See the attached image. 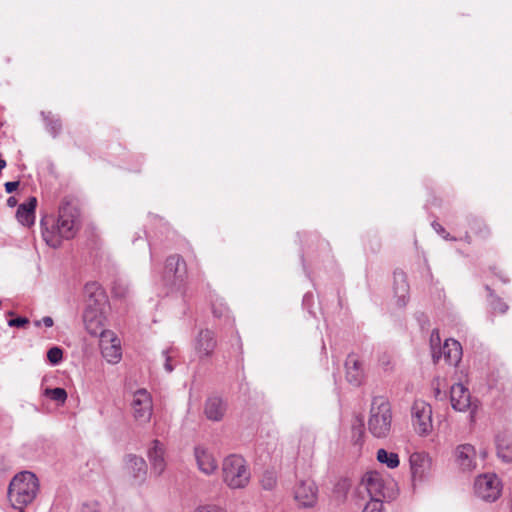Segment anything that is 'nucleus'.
Instances as JSON below:
<instances>
[{"instance_id":"obj_1","label":"nucleus","mask_w":512,"mask_h":512,"mask_svg":"<svg viewBox=\"0 0 512 512\" xmlns=\"http://www.w3.org/2000/svg\"><path fill=\"white\" fill-rule=\"evenodd\" d=\"M78 211L70 204H64L59 208L58 217L44 216L40 221L41 233L45 243L58 248L63 240L72 239L78 229Z\"/></svg>"},{"instance_id":"obj_2","label":"nucleus","mask_w":512,"mask_h":512,"mask_svg":"<svg viewBox=\"0 0 512 512\" xmlns=\"http://www.w3.org/2000/svg\"><path fill=\"white\" fill-rule=\"evenodd\" d=\"M38 491L39 482L35 474L23 471L13 477L7 494L12 507L24 512V507L35 500Z\"/></svg>"},{"instance_id":"obj_3","label":"nucleus","mask_w":512,"mask_h":512,"mask_svg":"<svg viewBox=\"0 0 512 512\" xmlns=\"http://www.w3.org/2000/svg\"><path fill=\"white\" fill-rule=\"evenodd\" d=\"M392 411L390 403L381 396L374 397L370 409L368 429L376 438H385L391 430Z\"/></svg>"},{"instance_id":"obj_4","label":"nucleus","mask_w":512,"mask_h":512,"mask_svg":"<svg viewBox=\"0 0 512 512\" xmlns=\"http://www.w3.org/2000/svg\"><path fill=\"white\" fill-rule=\"evenodd\" d=\"M223 481L231 489L245 488L250 481V471L245 459L236 454L227 456L222 464Z\"/></svg>"},{"instance_id":"obj_5","label":"nucleus","mask_w":512,"mask_h":512,"mask_svg":"<svg viewBox=\"0 0 512 512\" xmlns=\"http://www.w3.org/2000/svg\"><path fill=\"white\" fill-rule=\"evenodd\" d=\"M362 484L370 496V501L377 500L383 504L385 501L394 499L396 495V484L392 480H385L377 471L367 472L363 476Z\"/></svg>"},{"instance_id":"obj_6","label":"nucleus","mask_w":512,"mask_h":512,"mask_svg":"<svg viewBox=\"0 0 512 512\" xmlns=\"http://www.w3.org/2000/svg\"><path fill=\"white\" fill-rule=\"evenodd\" d=\"M430 345L433 361L436 363L441 358L451 366H457L462 358L461 344L455 339H446L443 346H440V335L438 330H433L430 337Z\"/></svg>"},{"instance_id":"obj_7","label":"nucleus","mask_w":512,"mask_h":512,"mask_svg":"<svg viewBox=\"0 0 512 512\" xmlns=\"http://www.w3.org/2000/svg\"><path fill=\"white\" fill-rule=\"evenodd\" d=\"M474 489L479 498L493 502L501 494V481L496 474H483L476 478Z\"/></svg>"},{"instance_id":"obj_8","label":"nucleus","mask_w":512,"mask_h":512,"mask_svg":"<svg viewBox=\"0 0 512 512\" xmlns=\"http://www.w3.org/2000/svg\"><path fill=\"white\" fill-rule=\"evenodd\" d=\"M131 406L133 417L140 425H145L150 422L153 413V404L151 395L147 390H137L133 394Z\"/></svg>"},{"instance_id":"obj_9","label":"nucleus","mask_w":512,"mask_h":512,"mask_svg":"<svg viewBox=\"0 0 512 512\" xmlns=\"http://www.w3.org/2000/svg\"><path fill=\"white\" fill-rule=\"evenodd\" d=\"M293 496L299 507L313 508L318 501V487L313 480H300L293 488Z\"/></svg>"},{"instance_id":"obj_10","label":"nucleus","mask_w":512,"mask_h":512,"mask_svg":"<svg viewBox=\"0 0 512 512\" xmlns=\"http://www.w3.org/2000/svg\"><path fill=\"white\" fill-rule=\"evenodd\" d=\"M412 424L415 431L427 435L432 430V408L424 401H416L412 406Z\"/></svg>"},{"instance_id":"obj_11","label":"nucleus","mask_w":512,"mask_h":512,"mask_svg":"<svg viewBox=\"0 0 512 512\" xmlns=\"http://www.w3.org/2000/svg\"><path fill=\"white\" fill-rule=\"evenodd\" d=\"M186 276V263L179 255H171L166 259L164 280L167 285L179 286Z\"/></svg>"},{"instance_id":"obj_12","label":"nucleus","mask_w":512,"mask_h":512,"mask_svg":"<svg viewBox=\"0 0 512 512\" xmlns=\"http://www.w3.org/2000/svg\"><path fill=\"white\" fill-rule=\"evenodd\" d=\"M217 347L215 333L210 329H202L195 338L194 349L200 359L211 357Z\"/></svg>"},{"instance_id":"obj_13","label":"nucleus","mask_w":512,"mask_h":512,"mask_svg":"<svg viewBox=\"0 0 512 512\" xmlns=\"http://www.w3.org/2000/svg\"><path fill=\"white\" fill-rule=\"evenodd\" d=\"M147 457L151 466V474L156 477L161 476L166 469L164 444L157 439L153 440L148 449Z\"/></svg>"},{"instance_id":"obj_14","label":"nucleus","mask_w":512,"mask_h":512,"mask_svg":"<svg viewBox=\"0 0 512 512\" xmlns=\"http://www.w3.org/2000/svg\"><path fill=\"white\" fill-rule=\"evenodd\" d=\"M100 348L102 356L109 363H118L121 359L122 352L120 340L112 333H106L100 339Z\"/></svg>"},{"instance_id":"obj_15","label":"nucleus","mask_w":512,"mask_h":512,"mask_svg":"<svg viewBox=\"0 0 512 512\" xmlns=\"http://www.w3.org/2000/svg\"><path fill=\"white\" fill-rule=\"evenodd\" d=\"M409 462L413 480H424L430 470L432 463L429 455L424 452H414L410 455Z\"/></svg>"},{"instance_id":"obj_16","label":"nucleus","mask_w":512,"mask_h":512,"mask_svg":"<svg viewBox=\"0 0 512 512\" xmlns=\"http://www.w3.org/2000/svg\"><path fill=\"white\" fill-rule=\"evenodd\" d=\"M451 406L454 410L465 412L471 407L469 390L461 383L452 385L450 390Z\"/></svg>"},{"instance_id":"obj_17","label":"nucleus","mask_w":512,"mask_h":512,"mask_svg":"<svg viewBox=\"0 0 512 512\" xmlns=\"http://www.w3.org/2000/svg\"><path fill=\"white\" fill-rule=\"evenodd\" d=\"M83 321L87 332L92 336H99L101 339L104 334L112 333L104 329L102 315L91 307L84 311Z\"/></svg>"},{"instance_id":"obj_18","label":"nucleus","mask_w":512,"mask_h":512,"mask_svg":"<svg viewBox=\"0 0 512 512\" xmlns=\"http://www.w3.org/2000/svg\"><path fill=\"white\" fill-rule=\"evenodd\" d=\"M194 456L199 470L206 474L212 475L218 469V463L213 454L204 446L198 445L194 448Z\"/></svg>"},{"instance_id":"obj_19","label":"nucleus","mask_w":512,"mask_h":512,"mask_svg":"<svg viewBox=\"0 0 512 512\" xmlns=\"http://www.w3.org/2000/svg\"><path fill=\"white\" fill-rule=\"evenodd\" d=\"M126 468L137 484H142L147 476V464L144 458L135 454H128L125 457Z\"/></svg>"},{"instance_id":"obj_20","label":"nucleus","mask_w":512,"mask_h":512,"mask_svg":"<svg viewBox=\"0 0 512 512\" xmlns=\"http://www.w3.org/2000/svg\"><path fill=\"white\" fill-rule=\"evenodd\" d=\"M456 462L462 471H472L476 468V450L470 444H462L455 451Z\"/></svg>"},{"instance_id":"obj_21","label":"nucleus","mask_w":512,"mask_h":512,"mask_svg":"<svg viewBox=\"0 0 512 512\" xmlns=\"http://www.w3.org/2000/svg\"><path fill=\"white\" fill-rule=\"evenodd\" d=\"M345 368L347 381L354 386H359L363 381L364 371L356 355H348Z\"/></svg>"},{"instance_id":"obj_22","label":"nucleus","mask_w":512,"mask_h":512,"mask_svg":"<svg viewBox=\"0 0 512 512\" xmlns=\"http://www.w3.org/2000/svg\"><path fill=\"white\" fill-rule=\"evenodd\" d=\"M226 412V403L222 398L213 396L209 397L204 406V414L211 421H221Z\"/></svg>"},{"instance_id":"obj_23","label":"nucleus","mask_w":512,"mask_h":512,"mask_svg":"<svg viewBox=\"0 0 512 512\" xmlns=\"http://www.w3.org/2000/svg\"><path fill=\"white\" fill-rule=\"evenodd\" d=\"M37 206V199L30 197L26 202L18 206L16 217L19 223L24 226H31L35 221V209Z\"/></svg>"},{"instance_id":"obj_24","label":"nucleus","mask_w":512,"mask_h":512,"mask_svg":"<svg viewBox=\"0 0 512 512\" xmlns=\"http://www.w3.org/2000/svg\"><path fill=\"white\" fill-rule=\"evenodd\" d=\"M409 285L406 275L402 271L394 272V294L397 298V305L404 307L408 301Z\"/></svg>"},{"instance_id":"obj_25","label":"nucleus","mask_w":512,"mask_h":512,"mask_svg":"<svg viewBox=\"0 0 512 512\" xmlns=\"http://www.w3.org/2000/svg\"><path fill=\"white\" fill-rule=\"evenodd\" d=\"M496 448L498 457L506 462H512V438L507 437L505 434H498L496 436Z\"/></svg>"},{"instance_id":"obj_26","label":"nucleus","mask_w":512,"mask_h":512,"mask_svg":"<svg viewBox=\"0 0 512 512\" xmlns=\"http://www.w3.org/2000/svg\"><path fill=\"white\" fill-rule=\"evenodd\" d=\"M377 460L385 464L388 468L394 469L399 465V456L397 453L389 452L383 448L377 451Z\"/></svg>"},{"instance_id":"obj_27","label":"nucleus","mask_w":512,"mask_h":512,"mask_svg":"<svg viewBox=\"0 0 512 512\" xmlns=\"http://www.w3.org/2000/svg\"><path fill=\"white\" fill-rule=\"evenodd\" d=\"M41 115L43 116V119L46 124L47 131L53 136L56 137L62 129L61 121L58 117H55L52 115L51 112H42Z\"/></svg>"},{"instance_id":"obj_28","label":"nucleus","mask_w":512,"mask_h":512,"mask_svg":"<svg viewBox=\"0 0 512 512\" xmlns=\"http://www.w3.org/2000/svg\"><path fill=\"white\" fill-rule=\"evenodd\" d=\"M84 293L95 303H99L104 298V292L97 282L87 283L84 287Z\"/></svg>"},{"instance_id":"obj_29","label":"nucleus","mask_w":512,"mask_h":512,"mask_svg":"<svg viewBox=\"0 0 512 512\" xmlns=\"http://www.w3.org/2000/svg\"><path fill=\"white\" fill-rule=\"evenodd\" d=\"M486 290L489 292V305L494 312L504 314L508 310V305L502 301L501 298L496 296L489 286H486Z\"/></svg>"},{"instance_id":"obj_30","label":"nucleus","mask_w":512,"mask_h":512,"mask_svg":"<svg viewBox=\"0 0 512 512\" xmlns=\"http://www.w3.org/2000/svg\"><path fill=\"white\" fill-rule=\"evenodd\" d=\"M44 395L61 405L64 404L67 400V392L64 388L61 387L46 388Z\"/></svg>"},{"instance_id":"obj_31","label":"nucleus","mask_w":512,"mask_h":512,"mask_svg":"<svg viewBox=\"0 0 512 512\" xmlns=\"http://www.w3.org/2000/svg\"><path fill=\"white\" fill-rule=\"evenodd\" d=\"M47 358L52 365H58L63 358V351L61 348L54 346L47 352Z\"/></svg>"},{"instance_id":"obj_32","label":"nucleus","mask_w":512,"mask_h":512,"mask_svg":"<svg viewBox=\"0 0 512 512\" xmlns=\"http://www.w3.org/2000/svg\"><path fill=\"white\" fill-rule=\"evenodd\" d=\"M194 512H226L223 508L215 504H204L195 508Z\"/></svg>"},{"instance_id":"obj_33","label":"nucleus","mask_w":512,"mask_h":512,"mask_svg":"<svg viewBox=\"0 0 512 512\" xmlns=\"http://www.w3.org/2000/svg\"><path fill=\"white\" fill-rule=\"evenodd\" d=\"M362 512H384L383 504L380 501H369Z\"/></svg>"},{"instance_id":"obj_34","label":"nucleus","mask_w":512,"mask_h":512,"mask_svg":"<svg viewBox=\"0 0 512 512\" xmlns=\"http://www.w3.org/2000/svg\"><path fill=\"white\" fill-rule=\"evenodd\" d=\"M28 323H29V320L26 317H16V318L10 319L8 321V325L10 327H17V328H23Z\"/></svg>"},{"instance_id":"obj_35","label":"nucleus","mask_w":512,"mask_h":512,"mask_svg":"<svg viewBox=\"0 0 512 512\" xmlns=\"http://www.w3.org/2000/svg\"><path fill=\"white\" fill-rule=\"evenodd\" d=\"M173 352V349H167L162 351V355L165 358V364L164 368L168 373H171L174 370V367L171 364V353Z\"/></svg>"},{"instance_id":"obj_36","label":"nucleus","mask_w":512,"mask_h":512,"mask_svg":"<svg viewBox=\"0 0 512 512\" xmlns=\"http://www.w3.org/2000/svg\"><path fill=\"white\" fill-rule=\"evenodd\" d=\"M275 485H276V479L272 475H269L262 479V487L265 490H271L274 488Z\"/></svg>"},{"instance_id":"obj_37","label":"nucleus","mask_w":512,"mask_h":512,"mask_svg":"<svg viewBox=\"0 0 512 512\" xmlns=\"http://www.w3.org/2000/svg\"><path fill=\"white\" fill-rule=\"evenodd\" d=\"M53 319L50 317V316H45L43 317L41 320H36L34 321V325L36 327H39L41 326L42 324L45 326V327H52L53 326Z\"/></svg>"},{"instance_id":"obj_38","label":"nucleus","mask_w":512,"mask_h":512,"mask_svg":"<svg viewBox=\"0 0 512 512\" xmlns=\"http://www.w3.org/2000/svg\"><path fill=\"white\" fill-rule=\"evenodd\" d=\"M432 227L439 235H441L445 239H448L449 234L446 233L444 227L441 224L433 222Z\"/></svg>"},{"instance_id":"obj_39","label":"nucleus","mask_w":512,"mask_h":512,"mask_svg":"<svg viewBox=\"0 0 512 512\" xmlns=\"http://www.w3.org/2000/svg\"><path fill=\"white\" fill-rule=\"evenodd\" d=\"M4 186H5L6 192L10 194L18 188L19 181L6 182Z\"/></svg>"},{"instance_id":"obj_40","label":"nucleus","mask_w":512,"mask_h":512,"mask_svg":"<svg viewBox=\"0 0 512 512\" xmlns=\"http://www.w3.org/2000/svg\"><path fill=\"white\" fill-rule=\"evenodd\" d=\"M380 365L382 366V368L384 370H389L390 368V364H391V360H390V357L387 356V355H383L381 358H380Z\"/></svg>"},{"instance_id":"obj_41","label":"nucleus","mask_w":512,"mask_h":512,"mask_svg":"<svg viewBox=\"0 0 512 512\" xmlns=\"http://www.w3.org/2000/svg\"><path fill=\"white\" fill-rule=\"evenodd\" d=\"M228 312V309L226 307H220V308H216V307H213V314L215 317H222L224 316L226 313Z\"/></svg>"},{"instance_id":"obj_42","label":"nucleus","mask_w":512,"mask_h":512,"mask_svg":"<svg viewBox=\"0 0 512 512\" xmlns=\"http://www.w3.org/2000/svg\"><path fill=\"white\" fill-rule=\"evenodd\" d=\"M7 205L9 207H15L17 205V199L14 197V196H10L8 199H7Z\"/></svg>"},{"instance_id":"obj_43","label":"nucleus","mask_w":512,"mask_h":512,"mask_svg":"<svg viewBox=\"0 0 512 512\" xmlns=\"http://www.w3.org/2000/svg\"><path fill=\"white\" fill-rule=\"evenodd\" d=\"M114 293L118 297H123L125 295L124 291H117L116 287L113 288Z\"/></svg>"},{"instance_id":"obj_44","label":"nucleus","mask_w":512,"mask_h":512,"mask_svg":"<svg viewBox=\"0 0 512 512\" xmlns=\"http://www.w3.org/2000/svg\"><path fill=\"white\" fill-rule=\"evenodd\" d=\"M310 297H311V295L309 293L305 294L303 297V303L305 304L309 300Z\"/></svg>"},{"instance_id":"obj_45","label":"nucleus","mask_w":512,"mask_h":512,"mask_svg":"<svg viewBox=\"0 0 512 512\" xmlns=\"http://www.w3.org/2000/svg\"><path fill=\"white\" fill-rule=\"evenodd\" d=\"M470 416H471V418L474 417V411H471Z\"/></svg>"}]
</instances>
